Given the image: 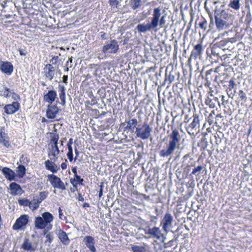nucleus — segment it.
<instances>
[{
	"label": "nucleus",
	"instance_id": "f257e3e1",
	"mask_svg": "<svg viewBox=\"0 0 252 252\" xmlns=\"http://www.w3.org/2000/svg\"><path fill=\"white\" fill-rule=\"evenodd\" d=\"M161 8L159 7L154 9L153 17L150 22L147 24H139L137 25L136 29L139 33H146L148 32H156L158 27L163 28L165 24V16H161Z\"/></svg>",
	"mask_w": 252,
	"mask_h": 252
},
{
	"label": "nucleus",
	"instance_id": "f03ea898",
	"mask_svg": "<svg viewBox=\"0 0 252 252\" xmlns=\"http://www.w3.org/2000/svg\"><path fill=\"white\" fill-rule=\"evenodd\" d=\"M181 140V136L178 130L176 128L172 129L171 133L169 135V141L168 143H165V148L159 152L160 157L166 158L172 155L176 149H179Z\"/></svg>",
	"mask_w": 252,
	"mask_h": 252
},
{
	"label": "nucleus",
	"instance_id": "7ed1b4c3",
	"mask_svg": "<svg viewBox=\"0 0 252 252\" xmlns=\"http://www.w3.org/2000/svg\"><path fill=\"white\" fill-rule=\"evenodd\" d=\"M215 24L219 31L227 29L231 25V15L224 10L215 11Z\"/></svg>",
	"mask_w": 252,
	"mask_h": 252
},
{
	"label": "nucleus",
	"instance_id": "20e7f679",
	"mask_svg": "<svg viewBox=\"0 0 252 252\" xmlns=\"http://www.w3.org/2000/svg\"><path fill=\"white\" fill-rule=\"evenodd\" d=\"M53 215L48 212L42 214V217H36L34 220L35 227L39 229H43L48 226L53 220Z\"/></svg>",
	"mask_w": 252,
	"mask_h": 252
},
{
	"label": "nucleus",
	"instance_id": "39448f33",
	"mask_svg": "<svg viewBox=\"0 0 252 252\" xmlns=\"http://www.w3.org/2000/svg\"><path fill=\"white\" fill-rule=\"evenodd\" d=\"M152 128L147 123H144L143 125H138L135 130V133L137 137L142 140L148 139L151 135Z\"/></svg>",
	"mask_w": 252,
	"mask_h": 252
},
{
	"label": "nucleus",
	"instance_id": "423d86ee",
	"mask_svg": "<svg viewBox=\"0 0 252 252\" xmlns=\"http://www.w3.org/2000/svg\"><path fill=\"white\" fill-rule=\"evenodd\" d=\"M119 49L118 42L115 40H111L110 42L104 45L101 52L104 54H116Z\"/></svg>",
	"mask_w": 252,
	"mask_h": 252
},
{
	"label": "nucleus",
	"instance_id": "0eeeda50",
	"mask_svg": "<svg viewBox=\"0 0 252 252\" xmlns=\"http://www.w3.org/2000/svg\"><path fill=\"white\" fill-rule=\"evenodd\" d=\"M173 216L171 214L166 213L160 222V225L162 226L163 231L167 233L173 226Z\"/></svg>",
	"mask_w": 252,
	"mask_h": 252
},
{
	"label": "nucleus",
	"instance_id": "6e6552de",
	"mask_svg": "<svg viewBox=\"0 0 252 252\" xmlns=\"http://www.w3.org/2000/svg\"><path fill=\"white\" fill-rule=\"evenodd\" d=\"M29 222V216L27 215H21L18 218L12 226L14 230H24Z\"/></svg>",
	"mask_w": 252,
	"mask_h": 252
},
{
	"label": "nucleus",
	"instance_id": "1a4fd4ad",
	"mask_svg": "<svg viewBox=\"0 0 252 252\" xmlns=\"http://www.w3.org/2000/svg\"><path fill=\"white\" fill-rule=\"evenodd\" d=\"M199 128V119L197 115L192 116V122L186 127L187 132L190 135H194L198 131Z\"/></svg>",
	"mask_w": 252,
	"mask_h": 252
},
{
	"label": "nucleus",
	"instance_id": "9d476101",
	"mask_svg": "<svg viewBox=\"0 0 252 252\" xmlns=\"http://www.w3.org/2000/svg\"><path fill=\"white\" fill-rule=\"evenodd\" d=\"M48 180L51 183L52 186L55 188H58L62 190L66 189L65 186L60 178L54 174H50L47 176Z\"/></svg>",
	"mask_w": 252,
	"mask_h": 252
},
{
	"label": "nucleus",
	"instance_id": "9b49d317",
	"mask_svg": "<svg viewBox=\"0 0 252 252\" xmlns=\"http://www.w3.org/2000/svg\"><path fill=\"white\" fill-rule=\"evenodd\" d=\"M126 126L124 127V131L128 130L130 132H135L138 126V121L135 118L130 119L128 120H126L124 123L121 124L122 126Z\"/></svg>",
	"mask_w": 252,
	"mask_h": 252
},
{
	"label": "nucleus",
	"instance_id": "f8f14e48",
	"mask_svg": "<svg viewBox=\"0 0 252 252\" xmlns=\"http://www.w3.org/2000/svg\"><path fill=\"white\" fill-rule=\"evenodd\" d=\"M59 113V108L56 105L49 104L46 110V116L49 119H53L56 118Z\"/></svg>",
	"mask_w": 252,
	"mask_h": 252
},
{
	"label": "nucleus",
	"instance_id": "ddd939ff",
	"mask_svg": "<svg viewBox=\"0 0 252 252\" xmlns=\"http://www.w3.org/2000/svg\"><path fill=\"white\" fill-rule=\"evenodd\" d=\"M44 73L46 78L48 80L51 81L54 78L55 73V69L53 65L51 64H46L44 68Z\"/></svg>",
	"mask_w": 252,
	"mask_h": 252
},
{
	"label": "nucleus",
	"instance_id": "4468645a",
	"mask_svg": "<svg viewBox=\"0 0 252 252\" xmlns=\"http://www.w3.org/2000/svg\"><path fill=\"white\" fill-rule=\"evenodd\" d=\"M0 69L3 73L10 75L13 72V66L10 62H2L0 65Z\"/></svg>",
	"mask_w": 252,
	"mask_h": 252
},
{
	"label": "nucleus",
	"instance_id": "2eb2a0df",
	"mask_svg": "<svg viewBox=\"0 0 252 252\" xmlns=\"http://www.w3.org/2000/svg\"><path fill=\"white\" fill-rule=\"evenodd\" d=\"M20 107V103L18 102H13L11 104L6 105L4 107L5 112L7 114H12L15 113Z\"/></svg>",
	"mask_w": 252,
	"mask_h": 252
},
{
	"label": "nucleus",
	"instance_id": "dca6fc26",
	"mask_svg": "<svg viewBox=\"0 0 252 252\" xmlns=\"http://www.w3.org/2000/svg\"><path fill=\"white\" fill-rule=\"evenodd\" d=\"M83 242L91 252H96V249L94 246L95 243L94 239L93 237L90 236H85L84 238Z\"/></svg>",
	"mask_w": 252,
	"mask_h": 252
},
{
	"label": "nucleus",
	"instance_id": "f3484780",
	"mask_svg": "<svg viewBox=\"0 0 252 252\" xmlns=\"http://www.w3.org/2000/svg\"><path fill=\"white\" fill-rule=\"evenodd\" d=\"M9 188L11 190V194L12 195L21 194L23 192V190L21 186L15 182L10 183Z\"/></svg>",
	"mask_w": 252,
	"mask_h": 252
},
{
	"label": "nucleus",
	"instance_id": "a211bd4d",
	"mask_svg": "<svg viewBox=\"0 0 252 252\" xmlns=\"http://www.w3.org/2000/svg\"><path fill=\"white\" fill-rule=\"evenodd\" d=\"M57 95V93L55 91L50 90L44 95L43 99L44 101L49 103V104H52L55 100Z\"/></svg>",
	"mask_w": 252,
	"mask_h": 252
},
{
	"label": "nucleus",
	"instance_id": "6ab92c4d",
	"mask_svg": "<svg viewBox=\"0 0 252 252\" xmlns=\"http://www.w3.org/2000/svg\"><path fill=\"white\" fill-rule=\"evenodd\" d=\"M1 171L8 180L10 181L15 180V173L12 170L5 167L2 169Z\"/></svg>",
	"mask_w": 252,
	"mask_h": 252
},
{
	"label": "nucleus",
	"instance_id": "aec40b11",
	"mask_svg": "<svg viewBox=\"0 0 252 252\" xmlns=\"http://www.w3.org/2000/svg\"><path fill=\"white\" fill-rule=\"evenodd\" d=\"M205 104L209 105L211 108H217V106H220V101H219L218 98L217 97L213 96V98L207 97L205 99Z\"/></svg>",
	"mask_w": 252,
	"mask_h": 252
},
{
	"label": "nucleus",
	"instance_id": "412c9836",
	"mask_svg": "<svg viewBox=\"0 0 252 252\" xmlns=\"http://www.w3.org/2000/svg\"><path fill=\"white\" fill-rule=\"evenodd\" d=\"M45 166L47 170L51 171L53 173H57L60 169L59 166L49 159L45 162Z\"/></svg>",
	"mask_w": 252,
	"mask_h": 252
},
{
	"label": "nucleus",
	"instance_id": "4be33fe9",
	"mask_svg": "<svg viewBox=\"0 0 252 252\" xmlns=\"http://www.w3.org/2000/svg\"><path fill=\"white\" fill-rule=\"evenodd\" d=\"M21 248L25 251L30 252H34L35 250V248L32 246V242L27 238L24 239Z\"/></svg>",
	"mask_w": 252,
	"mask_h": 252
},
{
	"label": "nucleus",
	"instance_id": "5701e85b",
	"mask_svg": "<svg viewBox=\"0 0 252 252\" xmlns=\"http://www.w3.org/2000/svg\"><path fill=\"white\" fill-rule=\"evenodd\" d=\"M202 52V46L201 44L196 45L193 50L192 51L190 58L196 59L198 56H200Z\"/></svg>",
	"mask_w": 252,
	"mask_h": 252
},
{
	"label": "nucleus",
	"instance_id": "b1692460",
	"mask_svg": "<svg viewBox=\"0 0 252 252\" xmlns=\"http://www.w3.org/2000/svg\"><path fill=\"white\" fill-rule=\"evenodd\" d=\"M57 235L63 244L68 245L69 243L70 240L65 232L60 229Z\"/></svg>",
	"mask_w": 252,
	"mask_h": 252
},
{
	"label": "nucleus",
	"instance_id": "393cba45",
	"mask_svg": "<svg viewBox=\"0 0 252 252\" xmlns=\"http://www.w3.org/2000/svg\"><path fill=\"white\" fill-rule=\"evenodd\" d=\"M148 234L153 235L157 239H159L161 236H163L160 229L157 227L149 228Z\"/></svg>",
	"mask_w": 252,
	"mask_h": 252
},
{
	"label": "nucleus",
	"instance_id": "a878e982",
	"mask_svg": "<svg viewBox=\"0 0 252 252\" xmlns=\"http://www.w3.org/2000/svg\"><path fill=\"white\" fill-rule=\"evenodd\" d=\"M59 88L60 91L59 96L61 100V104L63 106H65L66 103L65 95V87L63 86L59 85Z\"/></svg>",
	"mask_w": 252,
	"mask_h": 252
},
{
	"label": "nucleus",
	"instance_id": "bb28decb",
	"mask_svg": "<svg viewBox=\"0 0 252 252\" xmlns=\"http://www.w3.org/2000/svg\"><path fill=\"white\" fill-rule=\"evenodd\" d=\"M60 150L58 145H53L51 146V148H49V151L48 153V156H53L55 158L58 154L60 153Z\"/></svg>",
	"mask_w": 252,
	"mask_h": 252
},
{
	"label": "nucleus",
	"instance_id": "cd10ccee",
	"mask_svg": "<svg viewBox=\"0 0 252 252\" xmlns=\"http://www.w3.org/2000/svg\"><path fill=\"white\" fill-rule=\"evenodd\" d=\"M141 3L142 0H129V4L133 10L139 8Z\"/></svg>",
	"mask_w": 252,
	"mask_h": 252
},
{
	"label": "nucleus",
	"instance_id": "c85d7f7f",
	"mask_svg": "<svg viewBox=\"0 0 252 252\" xmlns=\"http://www.w3.org/2000/svg\"><path fill=\"white\" fill-rule=\"evenodd\" d=\"M176 74V73L173 71H170L168 75H167V73H166V78L164 80V82L168 81V85H169L172 82H173L174 81Z\"/></svg>",
	"mask_w": 252,
	"mask_h": 252
},
{
	"label": "nucleus",
	"instance_id": "c756f323",
	"mask_svg": "<svg viewBox=\"0 0 252 252\" xmlns=\"http://www.w3.org/2000/svg\"><path fill=\"white\" fill-rule=\"evenodd\" d=\"M59 139V134L56 133H51V139L50 145L51 146L58 145Z\"/></svg>",
	"mask_w": 252,
	"mask_h": 252
},
{
	"label": "nucleus",
	"instance_id": "7c9ffc66",
	"mask_svg": "<svg viewBox=\"0 0 252 252\" xmlns=\"http://www.w3.org/2000/svg\"><path fill=\"white\" fill-rule=\"evenodd\" d=\"M228 6L234 10H239L240 7V0H231Z\"/></svg>",
	"mask_w": 252,
	"mask_h": 252
},
{
	"label": "nucleus",
	"instance_id": "2f4dec72",
	"mask_svg": "<svg viewBox=\"0 0 252 252\" xmlns=\"http://www.w3.org/2000/svg\"><path fill=\"white\" fill-rule=\"evenodd\" d=\"M84 180L81 178V177L78 175H74V178L70 179V183L73 185V187L76 188L77 186L74 184V182H76L77 184L79 185H83V182Z\"/></svg>",
	"mask_w": 252,
	"mask_h": 252
},
{
	"label": "nucleus",
	"instance_id": "473e14b6",
	"mask_svg": "<svg viewBox=\"0 0 252 252\" xmlns=\"http://www.w3.org/2000/svg\"><path fill=\"white\" fill-rule=\"evenodd\" d=\"M26 168L23 165H20L17 167V174L19 178H23L26 174Z\"/></svg>",
	"mask_w": 252,
	"mask_h": 252
},
{
	"label": "nucleus",
	"instance_id": "72a5a7b5",
	"mask_svg": "<svg viewBox=\"0 0 252 252\" xmlns=\"http://www.w3.org/2000/svg\"><path fill=\"white\" fill-rule=\"evenodd\" d=\"M221 50L219 49L216 46H213L212 47L211 49V54L212 55L216 57L217 58V59H218L219 58H220V52Z\"/></svg>",
	"mask_w": 252,
	"mask_h": 252
},
{
	"label": "nucleus",
	"instance_id": "f704fd0d",
	"mask_svg": "<svg viewBox=\"0 0 252 252\" xmlns=\"http://www.w3.org/2000/svg\"><path fill=\"white\" fill-rule=\"evenodd\" d=\"M215 110H213L209 115L207 118V122L209 123V125H212L214 123H217L215 122Z\"/></svg>",
	"mask_w": 252,
	"mask_h": 252
},
{
	"label": "nucleus",
	"instance_id": "c9c22d12",
	"mask_svg": "<svg viewBox=\"0 0 252 252\" xmlns=\"http://www.w3.org/2000/svg\"><path fill=\"white\" fill-rule=\"evenodd\" d=\"M227 43V41L226 39L222 40L220 42H218L214 44V46H216V47L219 49H221V50L224 51V49L225 48V45Z\"/></svg>",
	"mask_w": 252,
	"mask_h": 252
},
{
	"label": "nucleus",
	"instance_id": "e433bc0d",
	"mask_svg": "<svg viewBox=\"0 0 252 252\" xmlns=\"http://www.w3.org/2000/svg\"><path fill=\"white\" fill-rule=\"evenodd\" d=\"M208 143L206 140V138H202L199 142L198 143V146L202 150H204L208 146Z\"/></svg>",
	"mask_w": 252,
	"mask_h": 252
},
{
	"label": "nucleus",
	"instance_id": "4c0bfd02",
	"mask_svg": "<svg viewBox=\"0 0 252 252\" xmlns=\"http://www.w3.org/2000/svg\"><path fill=\"white\" fill-rule=\"evenodd\" d=\"M18 203L21 206H31V202L29 201L28 199H20L18 200Z\"/></svg>",
	"mask_w": 252,
	"mask_h": 252
},
{
	"label": "nucleus",
	"instance_id": "58836bf2",
	"mask_svg": "<svg viewBox=\"0 0 252 252\" xmlns=\"http://www.w3.org/2000/svg\"><path fill=\"white\" fill-rule=\"evenodd\" d=\"M204 166L202 165H199L197 167H195L194 168L192 169V171L190 175H198L201 173V170H202Z\"/></svg>",
	"mask_w": 252,
	"mask_h": 252
},
{
	"label": "nucleus",
	"instance_id": "ea45409f",
	"mask_svg": "<svg viewBox=\"0 0 252 252\" xmlns=\"http://www.w3.org/2000/svg\"><path fill=\"white\" fill-rule=\"evenodd\" d=\"M214 73L213 69H211L206 72V80L207 83H210L211 81L213 80V77L211 76V74Z\"/></svg>",
	"mask_w": 252,
	"mask_h": 252
},
{
	"label": "nucleus",
	"instance_id": "a19ab883",
	"mask_svg": "<svg viewBox=\"0 0 252 252\" xmlns=\"http://www.w3.org/2000/svg\"><path fill=\"white\" fill-rule=\"evenodd\" d=\"M133 252H145V249L144 247L139 246H133L132 247Z\"/></svg>",
	"mask_w": 252,
	"mask_h": 252
},
{
	"label": "nucleus",
	"instance_id": "79ce46f5",
	"mask_svg": "<svg viewBox=\"0 0 252 252\" xmlns=\"http://www.w3.org/2000/svg\"><path fill=\"white\" fill-rule=\"evenodd\" d=\"M0 142L2 143L3 146L6 148L10 147V144L9 141L8 136L0 139Z\"/></svg>",
	"mask_w": 252,
	"mask_h": 252
},
{
	"label": "nucleus",
	"instance_id": "37998d69",
	"mask_svg": "<svg viewBox=\"0 0 252 252\" xmlns=\"http://www.w3.org/2000/svg\"><path fill=\"white\" fill-rule=\"evenodd\" d=\"M48 192L42 191L39 193V197L37 199L38 202L41 203L43 200H44L47 197Z\"/></svg>",
	"mask_w": 252,
	"mask_h": 252
},
{
	"label": "nucleus",
	"instance_id": "c03bdc74",
	"mask_svg": "<svg viewBox=\"0 0 252 252\" xmlns=\"http://www.w3.org/2000/svg\"><path fill=\"white\" fill-rule=\"evenodd\" d=\"M45 237L46 240L45 241V243L46 244L47 242H48L50 244L52 242L54 238V233L53 232H50Z\"/></svg>",
	"mask_w": 252,
	"mask_h": 252
},
{
	"label": "nucleus",
	"instance_id": "a18cd8bd",
	"mask_svg": "<svg viewBox=\"0 0 252 252\" xmlns=\"http://www.w3.org/2000/svg\"><path fill=\"white\" fill-rule=\"evenodd\" d=\"M32 202V203L31 202V206L29 207L33 210H36L39 207V205L40 203L38 202V201L35 199H33Z\"/></svg>",
	"mask_w": 252,
	"mask_h": 252
},
{
	"label": "nucleus",
	"instance_id": "49530a36",
	"mask_svg": "<svg viewBox=\"0 0 252 252\" xmlns=\"http://www.w3.org/2000/svg\"><path fill=\"white\" fill-rule=\"evenodd\" d=\"M238 95L241 100H244L245 102L247 100V96L246 94L242 90H240L238 93Z\"/></svg>",
	"mask_w": 252,
	"mask_h": 252
},
{
	"label": "nucleus",
	"instance_id": "de8ad7c7",
	"mask_svg": "<svg viewBox=\"0 0 252 252\" xmlns=\"http://www.w3.org/2000/svg\"><path fill=\"white\" fill-rule=\"evenodd\" d=\"M53 225L51 224H49L48 226H47L45 228H44V230L43 231V235L45 236L49 234V231L52 228Z\"/></svg>",
	"mask_w": 252,
	"mask_h": 252
},
{
	"label": "nucleus",
	"instance_id": "09e8293b",
	"mask_svg": "<svg viewBox=\"0 0 252 252\" xmlns=\"http://www.w3.org/2000/svg\"><path fill=\"white\" fill-rule=\"evenodd\" d=\"M229 85L228 87V89H229V92L231 91L233 89L235 88L236 86V84L235 81L233 79H231L229 82Z\"/></svg>",
	"mask_w": 252,
	"mask_h": 252
},
{
	"label": "nucleus",
	"instance_id": "8fccbe9b",
	"mask_svg": "<svg viewBox=\"0 0 252 252\" xmlns=\"http://www.w3.org/2000/svg\"><path fill=\"white\" fill-rule=\"evenodd\" d=\"M206 25L207 21L205 20H203L202 22L199 24V26L202 29L205 30L207 29Z\"/></svg>",
	"mask_w": 252,
	"mask_h": 252
},
{
	"label": "nucleus",
	"instance_id": "3c124183",
	"mask_svg": "<svg viewBox=\"0 0 252 252\" xmlns=\"http://www.w3.org/2000/svg\"><path fill=\"white\" fill-rule=\"evenodd\" d=\"M119 3V2L117 0H109V4L111 6L115 5L117 7Z\"/></svg>",
	"mask_w": 252,
	"mask_h": 252
},
{
	"label": "nucleus",
	"instance_id": "603ef678",
	"mask_svg": "<svg viewBox=\"0 0 252 252\" xmlns=\"http://www.w3.org/2000/svg\"><path fill=\"white\" fill-rule=\"evenodd\" d=\"M233 46H232V44H231V43H230L228 41H227V43L226 44V45H225V48L224 49V50H231L233 49Z\"/></svg>",
	"mask_w": 252,
	"mask_h": 252
},
{
	"label": "nucleus",
	"instance_id": "864d4df0",
	"mask_svg": "<svg viewBox=\"0 0 252 252\" xmlns=\"http://www.w3.org/2000/svg\"><path fill=\"white\" fill-rule=\"evenodd\" d=\"M7 136H8L7 135V134L5 132V129L3 131H1L0 132V139L5 138Z\"/></svg>",
	"mask_w": 252,
	"mask_h": 252
},
{
	"label": "nucleus",
	"instance_id": "5fc2aeb1",
	"mask_svg": "<svg viewBox=\"0 0 252 252\" xmlns=\"http://www.w3.org/2000/svg\"><path fill=\"white\" fill-rule=\"evenodd\" d=\"M58 56H54L51 60L50 62H51L54 64H56L57 63V60L58 59Z\"/></svg>",
	"mask_w": 252,
	"mask_h": 252
},
{
	"label": "nucleus",
	"instance_id": "6e6d98bb",
	"mask_svg": "<svg viewBox=\"0 0 252 252\" xmlns=\"http://www.w3.org/2000/svg\"><path fill=\"white\" fill-rule=\"evenodd\" d=\"M1 94L0 95L5 97H8L10 96V95H9V94L8 92H7L5 90H2L0 91Z\"/></svg>",
	"mask_w": 252,
	"mask_h": 252
},
{
	"label": "nucleus",
	"instance_id": "4d7b16f0",
	"mask_svg": "<svg viewBox=\"0 0 252 252\" xmlns=\"http://www.w3.org/2000/svg\"><path fill=\"white\" fill-rule=\"evenodd\" d=\"M67 156L68 157V158L69 159L70 161H72L73 158V152H68L67 154Z\"/></svg>",
	"mask_w": 252,
	"mask_h": 252
},
{
	"label": "nucleus",
	"instance_id": "13d9d810",
	"mask_svg": "<svg viewBox=\"0 0 252 252\" xmlns=\"http://www.w3.org/2000/svg\"><path fill=\"white\" fill-rule=\"evenodd\" d=\"M19 52L21 56H26L27 54V52L24 49H19Z\"/></svg>",
	"mask_w": 252,
	"mask_h": 252
},
{
	"label": "nucleus",
	"instance_id": "bf43d9fd",
	"mask_svg": "<svg viewBox=\"0 0 252 252\" xmlns=\"http://www.w3.org/2000/svg\"><path fill=\"white\" fill-rule=\"evenodd\" d=\"M12 94H13V95L12 96V97L13 99H14L15 100L20 99V96L18 94H16L15 93H12Z\"/></svg>",
	"mask_w": 252,
	"mask_h": 252
},
{
	"label": "nucleus",
	"instance_id": "052dcab7",
	"mask_svg": "<svg viewBox=\"0 0 252 252\" xmlns=\"http://www.w3.org/2000/svg\"><path fill=\"white\" fill-rule=\"evenodd\" d=\"M99 34H100V37L103 39H106L107 38V37H106L107 34L105 32H99Z\"/></svg>",
	"mask_w": 252,
	"mask_h": 252
},
{
	"label": "nucleus",
	"instance_id": "680f3d73",
	"mask_svg": "<svg viewBox=\"0 0 252 252\" xmlns=\"http://www.w3.org/2000/svg\"><path fill=\"white\" fill-rule=\"evenodd\" d=\"M226 41H228V42L231 43V44H232V43L235 42L236 41V39L235 38H230L226 39Z\"/></svg>",
	"mask_w": 252,
	"mask_h": 252
},
{
	"label": "nucleus",
	"instance_id": "e2e57ef3",
	"mask_svg": "<svg viewBox=\"0 0 252 252\" xmlns=\"http://www.w3.org/2000/svg\"><path fill=\"white\" fill-rule=\"evenodd\" d=\"M67 79H68V76L67 75H63V81L65 84L67 83Z\"/></svg>",
	"mask_w": 252,
	"mask_h": 252
},
{
	"label": "nucleus",
	"instance_id": "0e129e2a",
	"mask_svg": "<svg viewBox=\"0 0 252 252\" xmlns=\"http://www.w3.org/2000/svg\"><path fill=\"white\" fill-rule=\"evenodd\" d=\"M72 171L74 174V175H77V168L76 167H74L72 168Z\"/></svg>",
	"mask_w": 252,
	"mask_h": 252
},
{
	"label": "nucleus",
	"instance_id": "69168bd1",
	"mask_svg": "<svg viewBox=\"0 0 252 252\" xmlns=\"http://www.w3.org/2000/svg\"><path fill=\"white\" fill-rule=\"evenodd\" d=\"M78 200L80 201H84V197L80 193H79Z\"/></svg>",
	"mask_w": 252,
	"mask_h": 252
},
{
	"label": "nucleus",
	"instance_id": "338daca9",
	"mask_svg": "<svg viewBox=\"0 0 252 252\" xmlns=\"http://www.w3.org/2000/svg\"><path fill=\"white\" fill-rule=\"evenodd\" d=\"M9 0H4L2 3H1V6L3 8H4L6 6V4L7 2H8Z\"/></svg>",
	"mask_w": 252,
	"mask_h": 252
},
{
	"label": "nucleus",
	"instance_id": "774afa93",
	"mask_svg": "<svg viewBox=\"0 0 252 252\" xmlns=\"http://www.w3.org/2000/svg\"><path fill=\"white\" fill-rule=\"evenodd\" d=\"M61 167H62V169H63V170L65 169L67 167L66 164L65 163H62L61 164Z\"/></svg>",
	"mask_w": 252,
	"mask_h": 252
}]
</instances>
